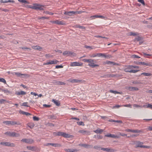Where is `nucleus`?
I'll return each instance as SVG.
<instances>
[{
    "instance_id": "18",
    "label": "nucleus",
    "mask_w": 152,
    "mask_h": 152,
    "mask_svg": "<svg viewBox=\"0 0 152 152\" xmlns=\"http://www.w3.org/2000/svg\"><path fill=\"white\" fill-rule=\"evenodd\" d=\"M15 74L17 75V76L20 77H23V76H26L28 75L25 74H21L19 72H15Z\"/></svg>"
},
{
    "instance_id": "12",
    "label": "nucleus",
    "mask_w": 152,
    "mask_h": 152,
    "mask_svg": "<svg viewBox=\"0 0 152 152\" xmlns=\"http://www.w3.org/2000/svg\"><path fill=\"white\" fill-rule=\"evenodd\" d=\"M83 64L78 62H71L70 64V66H82Z\"/></svg>"
},
{
    "instance_id": "37",
    "label": "nucleus",
    "mask_w": 152,
    "mask_h": 152,
    "mask_svg": "<svg viewBox=\"0 0 152 152\" xmlns=\"http://www.w3.org/2000/svg\"><path fill=\"white\" fill-rule=\"evenodd\" d=\"M54 63H53V61L52 60H50L49 61H48L44 64L45 65H49V64H52Z\"/></svg>"
},
{
    "instance_id": "8",
    "label": "nucleus",
    "mask_w": 152,
    "mask_h": 152,
    "mask_svg": "<svg viewBox=\"0 0 152 152\" xmlns=\"http://www.w3.org/2000/svg\"><path fill=\"white\" fill-rule=\"evenodd\" d=\"M50 22L53 24H56L58 25H64L65 24L64 21H60L58 20H56L55 21L51 20Z\"/></svg>"
},
{
    "instance_id": "34",
    "label": "nucleus",
    "mask_w": 152,
    "mask_h": 152,
    "mask_svg": "<svg viewBox=\"0 0 152 152\" xmlns=\"http://www.w3.org/2000/svg\"><path fill=\"white\" fill-rule=\"evenodd\" d=\"M102 56L103 57L105 58H110L111 57V56L110 55H106L105 53H102Z\"/></svg>"
},
{
    "instance_id": "19",
    "label": "nucleus",
    "mask_w": 152,
    "mask_h": 152,
    "mask_svg": "<svg viewBox=\"0 0 152 152\" xmlns=\"http://www.w3.org/2000/svg\"><path fill=\"white\" fill-rule=\"evenodd\" d=\"M26 148L29 150L31 151H36L37 150V148L35 146H27L26 147Z\"/></svg>"
},
{
    "instance_id": "58",
    "label": "nucleus",
    "mask_w": 152,
    "mask_h": 152,
    "mask_svg": "<svg viewBox=\"0 0 152 152\" xmlns=\"http://www.w3.org/2000/svg\"><path fill=\"white\" fill-rule=\"evenodd\" d=\"M140 131L137 129L133 130V133H139Z\"/></svg>"
},
{
    "instance_id": "27",
    "label": "nucleus",
    "mask_w": 152,
    "mask_h": 152,
    "mask_svg": "<svg viewBox=\"0 0 152 152\" xmlns=\"http://www.w3.org/2000/svg\"><path fill=\"white\" fill-rule=\"evenodd\" d=\"M26 94V93L24 91H21L18 92H16L15 94L17 95H25Z\"/></svg>"
},
{
    "instance_id": "2",
    "label": "nucleus",
    "mask_w": 152,
    "mask_h": 152,
    "mask_svg": "<svg viewBox=\"0 0 152 152\" xmlns=\"http://www.w3.org/2000/svg\"><path fill=\"white\" fill-rule=\"evenodd\" d=\"M143 144V143L142 142L139 141H136L135 143L136 145L135 147L136 148L140 147V148H150V146H149L142 145Z\"/></svg>"
},
{
    "instance_id": "41",
    "label": "nucleus",
    "mask_w": 152,
    "mask_h": 152,
    "mask_svg": "<svg viewBox=\"0 0 152 152\" xmlns=\"http://www.w3.org/2000/svg\"><path fill=\"white\" fill-rule=\"evenodd\" d=\"M28 102H24L22 104H21V105L22 106H24L27 107H30L27 105Z\"/></svg>"
},
{
    "instance_id": "40",
    "label": "nucleus",
    "mask_w": 152,
    "mask_h": 152,
    "mask_svg": "<svg viewBox=\"0 0 152 152\" xmlns=\"http://www.w3.org/2000/svg\"><path fill=\"white\" fill-rule=\"evenodd\" d=\"M98 18V15H94L91 16L90 17V18L91 20L94 19L95 18Z\"/></svg>"
},
{
    "instance_id": "53",
    "label": "nucleus",
    "mask_w": 152,
    "mask_h": 152,
    "mask_svg": "<svg viewBox=\"0 0 152 152\" xmlns=\"http://www.w3.org/2000/svg\"><path fill=\"white\" fill-rule=\"evenodd\" d=\"M78 150L76 149H71L70 152H77Z\"/></svg>"
},
{
    "instance_id": "23",
    "label": "nucleus",
    "mask_w": 152,
    "mask_h": 152,
    "mask_svg": "<svg viewBox=\"0 0 152 152\" xmlns=\"http://www.w3.org/2000/svg\"><path fill=\"white\" fill-rule=\"evenodd\" d=\"M19 112L20 114H22L23 115H25L27 116L31 115V113L24 112L21 110H19Z\"/></svg>"
},
{
    "instance_id": "10",
    "label": "nucleus",
    "mask_w": 152,
    "mask_h": 152,
    "mask_svg": "<svg viewBox=\"0 0 152 152\" xmlns=\"http://www.w3.org/2000/svg\"><path fill=\"white\" fill-rule=\"evenodd\" d=\"M101 149L102 150L105 151L107 152H114L116 151V150L113 149L111 148H102Z\"/></svg>"
},
{
    "instance_id": "55",
    "label": "nucleus",
    "mask_w": 152,
    "mask_h": 152,
    "mask_svg": "<svg viewBox=\"0 0 152 152\" xmlns=\"http://www.w3.org/2000/svg\"><path fill=\"white\" fill-rule=\"evenodd\" d=\"M0 10H1L2 11H4L5 12H7L9 11V10L7 9H4L3 8H0Z\"/></svg>"
},
{
    "instance_id": "15",
    "label": "nucleus",
    "mask_w": 152,
    "mask_h": 152,
    "mask_svg": "<svg viewBox=\"0 0 152 152\" xmlns=\"http://www.w3.org/2000/svg\"><path fill=\"white\" fill-rule=\"evenodd\" d=\"M105 136L107 137H110L113 138H119V136L118 135H115L114 134H107L105 135Z\"/></svg>"
},
{
    "instance_id": "29",
    "label": "nucleus",
    "mask_w": 152,
    "mask_h": 152,
    "mask_svg": "<svg viewBox=\"0 0 152 152\" xmlns=\"http://www.w3.org/2000/svg\"><path fill=\"white\" fill-rule=\"evenodd\" d=\"M109 92L110 93H113L115 94H121V93L117 91H116L113 90H110Z\"/></svg>"
},
{
    "instance_id": "62",
    "label": "nucleus",
    "mask_w": 152,
    "mask_h": 152,
    "mask_svg": "<svg viewBox=\"0 0 152 152\" xmlns=\"http://www.w3.org/2000/svg\"><path fill=\"white\" fill-rule=\"evenodd\" d=\"M84 47L86 48H90V49H93V48H92V47L91 46H88V45H85Z\"/></svg>"
},
{
    "instance_id": "63",
    "label": "nucleus",
    "mask_w": 152,
    "mask_h": 152,
    "mask_svg": "<svg viewBox=\"0 0 152 152\" xmlns=\"http://www.w3.org/2000/svg\"><path fill=\"white\" fill-rule=\"evenodd\" d=\"M43 106L46 107H51V105H48L46 104H43Z\"/></svg>"
},
{
    "instance_id": "44",
    "label": "nucleus",
    "mask_w": 152,
    "mask_h": 152,
    "mask_svg": "<svg viewBox=\"0 0 152 152\" xmlns=\"http://www.w3.org/2000/svg\"><path fill=\"white\" fill-rule=\"evenodd\" d=\"M133 84H139L140 83V82L139 81H134L132 82Z\"/></svg>"
},
{
    "instance_id": "64",
    "label": "nucleus",
    "mask_w": 152,
    "mask_h": 152,
    "mask_svg": "<svg viewBox=\"0 0 152 152\" xmlns=\"http://www.w3.org/2000/svg\"><path fill=\"white\" fill-rule=\"evenodd\" d=\"M97 137L99 139H101L103 137L101 135H97Z\"/></svg>"
},
{
    "instance_id": "14",
    "label": "nucleus",
    "mask_w": 152,
    "mask_h": 152,
    "mask_svg": "<svg viewBox=\"0 0 152 152\" xmlns=\"http://www.w3.org/2000/svg\"><path fill=\"white\" fill-rule=\"evenodd\" d=\"M131 68V65L127 66L125 67L124 70L126 72H131V69H132Z\"/></svg>"
},
{
    "instance_id": "38",
    "label": "nucleus",
    "mask_w": 152,
    "mask_h": 152,
    "mask_svg": "<svg viewBox=\"0 0 152 152\" xmlns=\"http://www.w3.org/2000/svg\"><path fill=\"white\" fill-rule=\"evenodd\" d=\"M4 124H6L7 125H10V121H5L3 122Z\"/></svg>"
},
{
    "instance_id": "11",
    "label": "nucleus",
    "mask_w": 152,
    "mask_h": 152,
    "mask_svg": "<svg viewBox=\"0 0 152 152\" xmlns=\"http://www.w3.org/2000/svg\"><path fill=\"white\" fill-rule=\"evenodd\" d=\"M125 89L126 90H129V91H137L139 90V88L137 87L131 86L126 87Z\"/></svg>"
},
{
    "instance_id": "35",
    "label": "nucleus",
    "mask_w": 152,
    "mask_h": 152,
    "mask_svg": "<svg viewBox=\"0 0 152 152\" xmlns=\"http://www.w3.org/2000/svg\"><path fill=\"white\" fill-rule=\"evenodd\" d=\"M143 106L145 108H152V105L148 103L147 105H144Z\"/></svg>"
},
{
    "instance_id": "24",
    "label": "nucleus",
    "mask_w": 152,
    "mask_h": 152,
    "mask_svg": "<svg viewBox=\"0 0 152 152\" xmlns=\"http://www.w3.org/2000/svg\"><path fill=\"white\" fill-rule=\"evenodd\" d=\"M137 64H139V65H145L146 66H150L151 64H150V63H145L144 62H138V63Z\"/></svg>"
},
{
    "instance_id": "17",
    "label": "nucleus",
    "mask_w": 152,
    "mask_h": 152,
    "mask_svg": "<svg viewBox=\"0 0 152 152\" xmlns=\"http://www.w3.org/2000/svg\"><path fill=\"white\" fill-rule=\"evenodd\" d=\"M78 133L80 134H88L90 133V132L88 131L80 130L78 131Z\"/></svg>"
},
{
    "instance_id": "47",
    "label": "nucleus",
    "mask_w": 152,
    "mask_h": 152,
    "mask_svg": "<svg viewBox=\"0 0 152 152\" xmlns=\"http://www.w3.org/2000/svg\"><path fill=\"white\" fill-rule=\"evenodd\" d=\"M77 124L78 125H79L84 126L85 125L84 124V123L81 121L77 122Z\"/></svg>"
},
{
    "instance_id": "5",
    "label": "nucleus",
    "mask_w": 152,
    "mask_h": 152,
    "mask_svg": "<svg viewBox=\"0 0 152 152\" xmlns=\"http://www.w3.org/2000/svg\"><path fill=\"white\" fill-rule=\"evenodd\" d=\"M21 142L29 144H31L34 142V141L32 139H23L21 140Z\"/></svg>"
},
{
    "instance_id": "32",
    "label": "nucleus",
    "mask_w": 152,
    "mask_h": 152,
    "mask_svg": "<svg viewBox=\"0 0 152 152\" xmlns=\"http://www.w3.org/2000/svg\"><path fill=\"white\" fill-rule=\"evenodd\" d=\"M142 39V37L138 36L137 37H136L134 39V40L140 41Z\"/></svg>"
},
{
    "instance_id": "1",
    "label": "nucleus",
    "mask_w": 152,
    "mask_h": 152,
    "mask_svg": "<svg viewBox=\"0 0 152 152\" xmlns=\"http://www.w3.org/2000/svg\"><path fill=\"white\" fill-rule=\"evenodd\" d=\"M44 5H41L39 4H34L33 6H31L30 7L32 9L36 10H43L44 9L43 7H44Z\"/></svg>"
},
{
    "instance_id": "13",
    "label": "nucleus",
    "mask_w": 152,
    "mask_h": 152,
    "mask_svg": "<svg viewBox=\"0 0 152 152\" xmlns=\"http://www.w3.org/2000/svg\"><path fill=\"white\" fill-rule=\"evenodd\" d=\"M73 53L68 51H65L63 52V54L64 56H70L73 54Z\"/></svg>"
},
{
    "instance_id": "30",
    "label": "nucleus",
    "mask_w": 152,
    "mask_h": 152,
    "mask_svg": "<svg viewBox=\"0 0 152 152\" xmlns=\"http://www.w3.org/2000/svg\"><path fill=\"white\" fill-rule=\"evenodd\" d=\"M141 75H143L145 76H150L151 75V74L150 73L148 72V73H142Z\"/></svg>"
},
{
    "instance_id": "4",
    "label": "nucleus",
    "mask_w": 152,
    "mask_h": 152,
    "mask_svg": "<svg viewBox=\"0 0 152 152\" xmlns=\"http://www.w3.org/2000/svg\"><path fill=\"white\" fill-rule=\"evenodd\" d=\"M4 134L12 137H18L20 136L19 134L16 133L15 132H7L5 133Z\"/></svg>"
},
{
    "instance_id": "36",
    "label": "nucleus",
    "mask_w": 152,
    "mask_h": 152,
    "mask_svg": "<svg viewBox=\"0 0 152 152\" xmlns=\"http://www.w3.org/2000/svg\"><path fill=\"white\" fill-rule=\"evenodd\" d=\"M103 132V130L102 129H97L96 130L94 131V132L96 133H101Z\"/></svg>"
},
{
    "instance_id": "49",
    "label": "nucleus",
    "mask_w": 152,
    "mask_h": 152,
    "mask_svg": "<svg viewBox=\"0 0 152 152\" xmlns=\"http://www.w3.org/2000/svg\"><path fill=\"white\" fill-rule=\"evenodd\" d=\"M132 57L134 58H140V57L136 55H132Z\"/></svg>"
},
{
    "instance_id": "48",
    "label": "nucleus",
    "mask_w": 152,
    "mask_h": 152,
    "mask_svg": "<svg viewBox=\"0 0 152 152\" xmlns=\"http://www.w3.org/2000/svg\"><path fill=\"white\" fill-rule=\"evenodd\" d=\"M94 37H97V38H102L105 39H107V37H103L100 36H99V35H96V36H94Z\"/></svg>"
},
{
    "instance_id": "28",
    "label": "nucleus",
    "mask_w": 152,
    "mask_h": 152,
    "mask_svg": "<svg viewBox=\"0 0 152 152\" xmlns=\"http://www.w3.org/2000/svg\"><path fill=\"white\" fill-rule=\"evenodd\" d=\"M129 33L130 36H138L139 35V33H138L137 32H130Z\"/></svg>"
},
{
    "instance_id": "39",
    "label": "nucleus",
    "mask_w": 152,
    "mask_h": 152,
    "mask_svg": "<svg viewBox=\"0 0 152 152\" xmlns=\"http://www.w3.org/2000/svg\"><path fill=\"white\" fill-rule=\"evenodd\" d=\"M28 126L31 129H32L34 127V125L33 123H29L28 124Z\"/></svg>"
},
{
    "instance_id": "6",
    "label": "nucleus",
    "mask_w": 152,
    "mask_h": 152,
    "mask_svg": "<svg viewBox=\"0 0 152 152\" xmlns=\"http://www.w3.org/2000/svg\"><path fill=\"white\" fill-rule=\"evenodd\" d=\"M0 144L5 146L10 147H15V144L13 143L8 142H1L0 143Z\"/></svg>"
},
{
    "instance_id": "60",
    "label": "nucleus",
    "mask_w": 152,
    "mask_h": 152,
    "mask_svg": "<svg viewBox=\"0 0 152 152\" xmlns=\"http://www.w3.org/2000/svg\"><path fill=\"white\" fill-rule=\"evenodd\" d=\"M63 66L62 65H57L56 66V68L57 69H58L59 68H63Z\"/></svg>"
},
{
    "instance_id": "26",
    "label": "nucleus",
    "mask_w": 152,
    "mask_h": 152,
    "mask_svg": "<svg viewBox=\"0 0 152 152\" xmlns=\"http://www.w3.org/2000/svg\"><path fill=\"white\" fill-rule=\"evenodd\" d=\"M11 124L10 125H14L15 124H17V125H21V123H20L19 122H17L16 121H11Z\"/></svg>"
},
{
    "instance_id": "61",
    "label": "nucleus",
    "mask_w": 152,
    "mask_h": 152,
    "mask_svg": "<svg viewBox=\"0 0 152 152\" xmlns=\"http://www.w3.org/2000/svg\"><path fill=\"white\" fill-rule=\"evenodd\" d=\"M94 148L98 150L99 148H100V146L99 145L98 146H94Z\"/></svg>"
},
{
    "instance_id": "20",
    "label": "nucleus",
    "mask_w": 152,
    "mask_h": 152,
    "mask_svg": "<svg viewBox=\"0 0 152 152\" xmlns=\"http://www.w3.org/2000/svg\"><path fill=\"white\" fill-rule=\"evenodd\" d=\"M104 64H107L111 65L112 64L113 65H117L118 64L115 62H113L110 61H104Z\"/></svg>"
},
{
    "instance_id": "45",
    "label": "nucleus",
    "mask_w": 152,
    "mask_h": 152,
    "mask_svg": "<svg viewBox=\"0 0 152 152\" xmlns=\"http://www.w3.org/2000/svg\"><path fill=\"white\" fill-rule=\"evenodd\" d=\"M93 148V145H88L86 144V148Z\"/></svg>"
},
{
    "instance_id": "21",
    "label": "nucleus",
    "mask_w": 152,
    "mask_h": 152,
    "mask_svg": "<svg viewBox=\"0 0 152 152\" xmlns=\"http://www.w3.org/2000/svg\"><path fill=\"white\" fill-rule=\"evenodd\" d=\"M102 53H97L95 54H93L92 55L90 56V57L92 58H94L97 56L100 57L102 56Z\"/></svg>"
},
{
    "instance_id": "31",
    "label": "nucleus",
    "mask_w": 152,
    "mask_h": 152,
    "mask_svg": "<svg viewBox=\"0 0 152 152\" xmlns=\"http://www.w3.org/2000/svg\"><path fill=\"white\" fill-rule=\"evenodd\" d=\"M2 91H3L4 93L6 94H11V92L7 89H3V90H2Z\"/></svg>"
},
{
    "instance_id": "22",
    "label": "nucleus",
    "mask_w": 152,
    "mask_h": 152,
    "mask_svg": "<svg viewBox=\"0 0 152 152\" xmlns=\"http://www.w3.org/2000/svg\"><path fill=\"white\" fill-rule=\"evenodd\" d=\"M70 82L73 83H82V80L77 79H74L71 80Z\"/></svg>"
},
{
    "instance_id": "51",
    "label": "nucleus",
    "mask_w": 152,
    "mask_h": 152,
    "mask_svg": "<svg viewBox=\"0 0 152 152\" xmlns=\"http://www.w3.org/2000/svg\"><path fill=\"white\" fill-rule=\"evenodd\" d=\"M4 3H6L8 2H14V1L13 0H8V1H4Z\"/></svg>"
},
{
    "instance_id": "16",
    "label": "nucleus",
    "mask_w": 152,
    "mask_h": 152,
    "mask_svg": "<svg viewBox=\"0 0 152 152\" xmlns=\"http://www.w3.org/2000/svg\"><path fill=\"white\" fill-rule=\"evenodd\" d=\"M76 13V12L74 11H71L69 12H65L64 14L65 15H68L69 16H72L73 14H75Z\"/></svg>"
},
{
    "instance_id": "3",
    "label": "nucleus",
    "mask_w": 152,
    "mask_h": 152,
    "mask_svg": "<svg viewBox=\"0 0 152 152\" xmlns=\"http://www.w3.org/2000/svg\"><path fill=\"white\" fill-rule=\"evenodd\" d=\"M56 136H61L65 138H70L71 135L62 132H58L55 133Z\"/></svg>"
},
{
    "instance_id": "59",
    "label": "nucleus",
    "mask_w": 152,
    "mask_h": 152,
    "mask_svg": "<svg viewBox=\"0 0 152 152\" xmlns=\"http://www.w3.org/2000/svg\"><path fill=\"white\" fill-rule=\"evenodd\" d=\"M138 1L143 5H145V4L144 0H138Z\"/></svg>"
},
{
    "instance_id": "50",
    "label": "nucleus",
    "mask_w": 152,
    "mask_h": 152,
    "mask_svg": "<svg viewBox=\"0 0 152 152\" xmlns=\"http://www.w3.org/2000/svg\"><path fill=\"white\" fill-rule=\"evenodd\" d=\"M33 119L34 121H38L39 120V118L38 117L34 116L33 117Z\"/></svg>"
},
{
    "instance_id": "43",
    "label": "nucleus",
    "mask_w": 152,
    "mask_h": 152,
    "mask_svg": "<svg viewBox=\"0 0 152 152\" xmlns=\"http://www.w3.org/2000/svg\"><path fill=\"white\" fill-rule=\"evenodd\" d=\"M75 27L76 28H81V29H85V27L83 26H80V25H75Z\"/></svg>"
},
{
    "instance_id": "7",
    "label": "nucleus",
    "mask_w": 152,
    "mask_h": 152,
    "mask_svg": "<svg viewBox=\"0 0 152 152\" xmlns=\"http://www.w3.org/2000/svg\"><path fill=\"white\" fill-rule=\"evenodd\" d=\"M94 60L91 59L89 63L88 64V65L94 68L96 66H99V65L96 64L94 63V62H96V61H94Z\"/></svg>"
},
{
    "instance_id": "33",
    "label": "nucleus",
    "mask_w": 152,
    "mask_h": 152,
    "mask_svg": "<svg viewBox=\"0 0 152 152\" xmlns=\"http://www.w3.org/2000/svg\"><path fill=\"white\" fill-rule=\"evenodd\" d=\"M19 1L22 3H24L26 4H29V2L26 1V0H18Z\"/></svg>"
},
{
    "instance_id": "54",
    "label": "nucleus",
    "mask_w": 152,
    "mask_h": 152,
    "mask_svg": "<svg viewBox=\"0 0 152 152\" xmlns=\"http://www.w3.org/2000/svg\"><path fill=\"white\" fill-rule=\"evenodd\" d=\"M131 68L132 69H138L139 68V67L137 66H133V65H131Z\"/></svg>"
},
{
    "instance_id": "56",
    "label": "nucleus",
    "mask_w": 152,
    "mask_h": 152,
    "mask_svg": "<svg viewBox=\"0 0 152 152\" xmlns=\"http://www.w3.org/2000/svg\"><path fill=\"white\" fill-rule=\"evenodd\" d=\"M79 145L81 147H83L86 148V144L80 143L79 144Z\"/></svg>"
},
{
    "instance_id": "9",
    "label": "nucleus",
    "mask_w": 152,
    "mask_h": 152,
    "mask_svg": "<svg viewBox=\"0 0 152 152\" xmlns=\"http://www.w3.org/2000/svg\"><path fill=\"white\" fill-rule=\"evenodd\" d=\"M51 145L55 147H61V145L59 143H46L44 144L45 146H48L49 145Z\"/></svg>"
},
{
    "instance_id": "42",
    "label": "nucleus",
    "mask_w": 152,
    "mask_h": 152,
    "mask_svg": "<svg viewBox=\"0 0 152 152\" xmlns=\"http://www.w3.org/2000/svg\"><path fill=\"white\" fill-rule=\"evenodd\" d=\"M91 59H83V61L85 62H87V63H89Z\"/></svg>"
},
{
    "instance_id": "52",
    "label": "nucleus",
    "mask_w": 152,
    "mask_h": 152,
    "mask_svg": "<svg viewBox=\"0 0 152 152\" xmlns=\"http://www.w3.org/2000/svg\"><path fill=\"white\" fill-rule=\"evenodd\" d=\"M139 71L138 70L131 69V73H135L138 72Z\"/></svg>"
},
{
    "instance_id": "57",
    "label": "nucleus",
    "mask_w": 152,
    "mask_h": 152,
    "mask_svg": "<svg viewBox=\"0 0 152 152\" xmlns=\"http://www.w3.org/2000/svg\"><path fill=\"white\" fill-rule=\"evenodd\" d=\"M125 131L129 132H133V129H126Z\"/></svg>"
},
{
    "instance_id": "46",
    "label": "nucleus",
    "mask_w": 152,
    "mask_h": 152,
    "mask_svg": "<svg viewBox=\"0 0 152 152\" xmlns=\"http://www.w3.org/2000/svg\"><path fill=\"white\" fill-rule=\"evenodd\" d=\"M0 82H3L5 84L6 83V80L4 79L3 78H0Z\"/></svg>"
},
{
    "instance_id": "25",
    "label": "nucleus",
    "mask_w": 152,
    "mask_h": 152,
    "mask_svg": "<svg viewBox=\"0 0 152 152\" xmlns=\"http://www.w3.org/2000/svg\"><path fill=\"white\" fill-rule=\"evenodd\" d=\"M52 102H53L57 106H59L60 105V103L58 101L56 100L55 99H52Z\"/></svg>"
}]
</instances>
